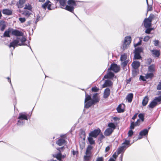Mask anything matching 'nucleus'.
<instances>
[{
	"instance_id": "dca6fc26",
	"label": "nucleus",
	"mask_w": 161,
	"mask_h": 161,
	"mask_svg": "<svg viewBox=\"0 0 161 161\" xmlns=\"http://www.w3.org/2000/svg\"><path fill=\"white\" fill-rule=\"evenodd\" d=\"M110 94V90L109 88L105 89L103 94V97L104 98H107Z\"/></svg>"
},
{
	"instance_id": "37998d69",
	"label": "nucleus",
	"mask_w": 161,
	"mask_h": 161,
	"mask_svg": "<svg viewBox=\"0 0 161 161\" xmlns=\"http://www.w3.org/2000/svg\"><path fill=\"white\" fill-rule=\"evenodd\" d=\"M134 122H131L130 123V130H132V129H133L135 126H136L134 125Z\"/></svg>"
},
{
	"instance_id": "1a4fd4ad",
	"label": "nucleus",
	"mask_w": 161,
	"mask_h": 161,
	"mask_svg": "<svg viewBox=\"0 0 161 161\" xmlns=\"http://www.w3.org/2000/svg\"><path fill=\"white\" fill-rule=\"evenodd\" d=\"M151 21L148 19L146 18L144 19L143 23L144 25L146 28H150L151 25Z\"/></svg>"
},
{
	"instance_id": "a211bd4d",
	"label": "nucleus",
	"mask_w": 161,
	"mask_h": 161,
	"mask_svg": "<svg viewBox=\"0 0 161 161\" xmlns=\"http://www.w3.org/2000/svg\"><path fill=\"white\" fill-rule=\"evenodd\" d=\"M130 141L129 140H125V141L122 143V147L125 149H126L130 145Z\"/></svg>"
},
{
	"instance_id": "052dcab7",
	"label": "nucleus",
	"mask_w": 161,
	"mask_h": 161,
	"mask_svg": "<svg viewBox=\"0 0 161 161\" xmlns=\"http://www.w3.org/2000/svg\"><path fill=\"white\" fill-rule=\"evenodd\" d=\"M141 42H142V40H140V41L137 43L135 45V47H137L138 46H139V45H141Z\"/></svg>"
},
{
	"instance_id": "e433bc0d",
	"label": "nucleus",
	"mask_w": 161,
	"mask_h": 161,
	"mask_svg": "<svg viewBox=\"0 0 161 161\" xmlns=\"http://www.w3.org/2000/svg\"><path fill=\"white\" fill-rule=\"evenodd\" d=\"M22 14L25 16L29 17L31 14V13L29 11H25L23 12Z\"/></svg>"
},
{
	"instance_id": "58836bf2",
	"label": "nucleus",
	"mask_w": 161,
	"mask_h": 161,
	"mask_svg": "<svg viewBox=\"0 0 161 161\" xmlns=\"http://www.w3.org/2000/svg\"><path fill=\"white\" fill-rule=\"evenodd\" d=\"M49 3H51V2L48 0L44 4H43L42 7L44 9H46L47 8V7Z\"/></svg>"
},
{
	"instance_id": "7ed1b4c3",
	"label": "nucleus",
	"mask_w": 161,
	"mask_h": 161,
	"mask_svg": "<svg viewBox=\"0 0 161 161\" xmlns=\"http://www.w3.org/2000/svg\"><path fill=\"white\" fill-rule=\"evenodd\" d=\"M78 2L74 0H69L68 1V5L66 6L65 9L72 13H74V8L77 6Z\"/></svg>"
},
{
	"instance_id": "f704fd0d",
	"label": "nucleus",
	"mask_w": 161,
	"mask_h": 161,
	"mask_svg": "<svg viewBox=\"0 0 161 161\" xmlns=\"http://www.w3.org/2000/svg\"><path fill=\"white\" fill-rule=\"evenodd\" d=\"M127 58L126 55L125 54H123L120 57V60L122 61L123 62L124 61H125L126 59Z\"/></svg>"
},
{
	"instance_id": "f03ea898",
	"label": "nucleus",
	"mask_w": 161,
	"mask_h": 161,
	"mask_svg": "<svg viewBox=\"0 0 161 161\" xmlns=\"http://www.w3.org/2000/svg\"><path fill=\"white\" fill-rule=\"evenodd\" d=\"M99 101V99L97 93L93 94L92 98L90 96L86 94L85 99V107L88 108L92 105L98 103Z\"/></svg>"
},
{
	"instance_id": "aec40b11",
	"label": "nucleus",
	"mask_w": 161,
	"mask_h": 161,
	"mask_svg": "<svg viewBox=\"0 0 161 161\" xmlns=\"http://www.w3.org/2000/svg\"><path fill=\"white\" fill-rule=\"evenodd\" d=\"M113 131V129H111V128H108L105 131L104 135L106 136H108L112 133Z\"/></svg>"
},
{
	"instance_id": "f257e3e1",
	"label": "nucleus",
	"mask_w": 161,
	"mask_h": 161,
	"mask_svg": "<svg viewBox=\"0 0 161 161\" xmlns=\"http://www.w3.org/2000/svg\"><path fill=\"white\" fill-rule=\"evenodd\" d=\"M12 35L20 37H17L16 39H14L11 42L9 46V47H13V50H14L16 47L25 45L24 43L26 41V39L23 36V33L22 32L12 29Z\"/></svg>"
},
{
	"instance_id": "4c0bfd02",
	"label": "nucleus",
	"mask_w": 161,
	"mask_h": 161,
	"mask_svg": "<svg viewBox=\"0 0 161 161\" xmlns=\"http://www.w3.org/2000/svg\"><path fill=\"white\" fill-rule=\"evenodd\" d=\"M125 150L122 146L119 147L118 150V154H119L122 152H124Z\"/></svg>"
},
{
	"instance_id": "cd10ccee",
	"label": "nucleus",
	"mask_w": 161,
	"mask_h": 161,
	"mask_svg": "<svg viewBox=\"0 0 161 161\" xmlns=\"http://www.w3.org/2000/svg\"><path fill=\"white\" fill-rule=\"evenodd\" d=\"M157 105V103L155 102L153 100L149 104V105H148V106L149 107V108H153L155 107Z\"/></svg>"
},
{
	"instance_id": "a878e982",
	"label": "nucleus",
	"mask_w": 161,
	"mask_h": 161,
	"mask_svg": "<svg viewBox=\"0 0 161 161\" xmlns=\"http://www.w3.org/2000/svg\"><path fill=\"white\" fill-rule=\"evenodd\" d=\"M133 96V94L132 93H130L127 95L126 98L128 102L130 103L132 101Z\"/></svg>"
},
{
	"instance_id": "a18cd8bd",
	"label": "nucleus",
	"mask_w": 161,
	"mask_h": 161,
	"mask_svg": "<svg viewBox=\"0 0 161 161\" xmlns=\"http://www.w3.org/2000/svg\"><path fill=\"white\" fill-rule=\"evenodd\" d=\"M128 63V61L127 60L123 61V62L121 63L122 66L123 67H125L127 65Z\"/></svg>"
},
{
	"instance_id": "e2e57ef3",
	"label": "nucleus",
	"mask_w": 161,
	"mask_h": 161,
	"mask_svg": "<svg viewBox=\"0 0 161 161\" xmlns=\"http://www.w3.org/2000/svg\"><path fill=\"white\" fill-rule=\"evenodd\" d=\"M158 44V40H155L154 41V44L155 46H157Z\"/></svg>"
},
{
	"instance_id": "49530a36",
	"label": "nucleus",
	"mask_w": 161,
	"mask_h": 161,
	"mask_svg": "<svg viewBox=\"0 0 161 161\" xmlns=\"http://www.w3.org/2000/svg\"><path fill=\"white\" fill-rule=\"evenodd\" d=\"M147 29L145 31V32L147 34H150L151 32L152 29L150 28H146Z\"/></svg>"
},
{
	"instance_id": "6e6d98bb",
	"label": "nucleus",
	"mask_w": 161,
	"mask_h": 161,
	"mask_svg": "<svg viewBox=\"0 0 161 161\" xmlns=\"http://www.w3.org/2000/svg\"><path fill=\"white\" fill-rule=\"evenodd\" d=\"M154 15L153 14H150L149 17L147 19H148L149 20H150L152 22L153 19L154 18Z\"/></svg>"
},
{
	"instance_id": "9b49d317",
	"label": "nucleus",
	"mask_w": 161,
	"mask_h": 161,
	"mask_svg": "<svg viewBox=\"0 0 161 161\" xmlns=\"http://www.w3.org/2000/svg\"><path fill=\"white\" fill-rule=\"evenodd\" d=\"M11 33L12 34V28H9L7 30L5 31L4 33L3 34V36L4 37H10V33Z\"/></svg>"
},
{
	"instance_id": "6e6552de",
	"label": "nucleus",
	"mask_w": 161,
	"mask_h": 161,
	"mask_svg": "<svg viewBox=\"0 0 161 161\" xmlns=\"http://www.w3.org/2000/svg\"><path fill=\"white\" fill-rule=\"evenodd\" d=\"M18 119H21L25 120H27L28 119V114L25 113H20Z\"/></svg>"
},
{
	"instance_id": "ea45409f",
	"label": "nucleus",
	"mask_w": 161,
	"mask_h": 161,
	"mask_svg": "<svg viewBox=\"0 0 161 161\" xmlns=\"http://www.w3.org/2000/svg\"><path fill=\"white\" fill-rule=\"evenodd\" d=\"M66 0H60L59 2L60 5L63 7L65 6L66 4Z\"/></svg>"
},
{
	"instance_id": "680f3d73",
	"label": "nucleus",
	"mask_w": 161,
	"mask_h": 161,
	"mask_svg": "<svg viewBox=\"0 0 161 161\" xmlns=\"http://www.w3.org/2000/svg\"><path fill=\"white\" fill-rule=\"evenodd\" d=\"M40 18V17L39 15L37 16L36 20L35 21V23L36 24L37 22L39 21V19Z\"/></svg>"
},
{
	"instance_id": "79ce46f5",
	"label": "nucleus",
	"mask_w": 161,
	"mask_h": 161,
	"mask_svg": "<svg viewBox=\"0 0 161 161\" xmlns=\"http://www.w3.org/2000/svg\"><path fill=\"white\" fill-rule=\"evenodd\" d=\"M138 117L139 119L142 120V122L144 120V116L142 114H140L138 115Z\"/></svg>"
},
{
	"instance_id": "ddd939ff",
	"label": "nucleus",
	"mask_w": 161,
	"mask_h": 161,
	"mask_svg": "<svg viewBox=\"0 0 161 161\" xmlns=\"http://www.w3.org/2000/svg\"><path fill=\"white\" fill-rule=\"evenodd\" d=\"M6 24L4 21L0 20V29L1 31H3L6 27Z\"/></svg>"
},
{
	"instance_id": "f3484780",
	"label": "nucleus",
	"mask_w": 161,
	"mask_h": 161,
	"mask_svg": "<svg viewBox=\"0 0 161 161\" xmlns=\"http://www.w3.org/2000/svg\"><path fill=\"white\" fill-rule=\"evenodd\" d=\"M151 51L152 52L153 55V56L156 57H158L160 55V52L159 50L156 49H153L151 50Z\"/></svg>"
},
{
	"instance_id": "4468645a",
	"label": "nucleus",
	"mask_w": 161,
	"mask_h": 161,
	"mask_svg": "<svg viewBox=\"0 0 161 161\" xmlns=\"http://www.w3.org/2000/svg\"><path fill=\"white\" fill-rule=\"evenodd\" d=\"M26 0H19L16 5L18 8H22L24 6V4Z\"/></svg>"
},
{
	"instance_id": "0e129e2a",
	"label": "nucleus",
	"mask_w": 161,
	"mask_h": 161,
	"mask_svg": "<svg viewBox=\"0 0 161 161\" xmlns=\"http://www.w3.org/2000/svg\"><path fill=\"white\" fill-rule=\"evenodd\" d=\"M110 149V147L109 146H107L105 148V152H108Z\"/></svg>"
},
{
	"instance_id": "5701e85b",
	"label": "nucleus",
	"mask_w": 161,
	"mask_h": 161,
	"mask_svg": "<svg viewBox=\"0 0 161 161\" xmlns=\"http://www.w3.org/2000/svg\"><path fill=\"white\" fill-rule=\"evenodd\" d=\"M114 73L112 72L108 71L107 75H105L104 76V77L105 79L112 78L114 76Z\"/></svg>"
},
{
	"instance_id": "72a5a7b5",
	"label": "nucleus",
	"mask_w": 161,
	"mask_h": 161,
	"mask_svg": "<svg viewBox=\"0 0 161 161\" xmlns=\"http://www.w3.org/2000/svg\"><path fill=\"white\" fill-rule=\"evenodd\" d=\"M155 66L153 64H152L148 67V70L150 72H153L154 71Z\"/></svg>"
},
{
	"instance_id": "9d476101",
	"label": "nucleus",
	"mask_w": 161,
	"mask_h": 161,
	"mask_svg": "<svg viewBox=\"0 0 161 161\" xmlns=\"http://www.w3.org/2000/svg\"><path fill=\"white\" fill-rule=\"evenodd\" d=\"M125 106V105L124 104H119L116 108L118 112L119 113L123 112Z\"/></svg>"
},
{
	"instance_id": "c85d7f7f",
	"label": "nucleus",
	"mask_w": 161,
	"mask_h": 161,
	"mask_svg": "<svg viewBox=\"0 0 161 161\" xmlns=\"http://www.w3.org/2000/svg\"><path fill=\"white\" fill-rule=\"evenodd\" d=\"M148 98L147 96H146L142 100V104L143 106H146L148 103Z\"/></svg>"
},
{
	"instance_id": "c03bdc74",
	"label": "nucleus",
	"mask_w": 161,
	"mask_h": 161,
	"mask_svg": "<svg viewBox=\"0 0 161 161\" xmlns=\"http://www.w3.org/2000/svg\"><path fill=\"white\" fill-rule=\"evenodd\" d=\"M142 51V49L141 47H138L136 49L135 52L140 53Z\"/></svg>"
},
{
	"instance_id": "69168bd1",
	"label": "nucleus",
	"mask_w": 161,
	"mask_h": 161,
	"mask_svg": "<svg viewBox=\"0 0 161 161\" xmlns=\"http://www.w3.org/2000/svg\"><path fill=\"white\" fill-rule=\"evenodd\" d=\"M117 156L116 155V153H114L113 155V157L114 158L116 159Z\"/></svg>"
},
{
	"instance_id": "412c9836",
	"label": "nucleus",
	"mask_w": 161,
	"mask_h": 161,
	"mask_svg": "<svg viewBox=\"0 0 161 161\" xmlns=\"http://www.w3.org/2000/svg\"><path fill=\"white\" fill-rule=\"evenodd\" d=\"M3 14L6 15H9L12 14V11L8 9H4L2 10Z\"/></svg>"
},
{
	"instance_id": "774afa93",
	"label": "nucleus",
	"mask_w": 161,
	"mask_h": 161,
	"mask_svg": "<svg viewBox=\"0 0 161 161\" xmlns=\"http://www.w3.org/2000/svg\"><path fill=\"white\" fill-rule=\"evenodd\" d=\"M137 114H135L134 116L132 117V119L134 120L137 117Z\"/></svg>"
},
{
	"instance_id": "de8ad7c7",
	"label": "nucleus",
	"mask_w": 161,
	"mask_h": 161,
	"mask_svg": "<svg viewBox=\"0 0 161 161\" xmlns=\"http://www.w3.org/2000/svg\"><path fill=\"white\" fill-rule=\"evenodd\" d=\"M92 92H97L99 90V89L97 87L95 86L92 87Z\"/></svg>"
},
{
	"instance_id": "2eb2a0df",
	"label": "nucleus",
	"mask_w": 161,
	"mask_h": 161,
	"mask_svg": "<svg viewBox=\"0 0 161 161\" xmlns=\"http://www.w3.org/2000/svg\"><path fill=\"white\" fill-rule=\"evenodd\" d=\"M140 63L138 61H134L132 64V66L135 69H137L140 65Z\"/></svg>"
},
{
	"instance_id": "2f4dec72",
	"label": "nucleus",
	"mask_w": 161,
	"mask_h": 161,
	"mask_svg": "<svg viewBox=\"0 0 161 161\" xmlns=\"http://www.w3.org/2000/svg\"><path fill=\"white\" fill-rule=\"evenodd\" d=\"M134 58L135 59H139L141 58V57L139 53L135 52L134 55Z\"/></svg>"
},
{
	"instance_id": "c9c22d12",
	"label": "nucleus",
	"mask_w": 161,
	"mask_h": 161,
	"mask_svg": "<svg viewBox=\"0 0 161 161\" xmlns=\"http://www.w3.org/2000/svg\"><path fill=\"white\" fill-rule=\"evenodd\" d=\"M24 9L31 11L32 9V7L30 4H26L25 5Z\"/></svg>"
},
{
	"instance_id": "4d7b16f0",
	"label": "nucleus",
	"mask_w": 161,
	"mask_h": 161,
	"mask_svg": "<svg viewBox=\"0 0 161 161\" xmlns=\"http://www.w3.org/2000/svg\"><path fill=\"white\" fill-rule=\"evenodd\" d=\"M157 89L158 90H161V82H159L157 87Z\"/></svg>"
},
{
	"instance_id": "338daca9",
	"label": "nucleus",
	"mask_w": 161,
	"mask_h": 161,
	"mask_svg": "<svg viewBox=\"0 0 161 161\" xmlns=\"http://www.w3.org/2000/svg\"><path fill=\"white\" fill-rule=\"evenodd\" d=\"M51 4L50 3H49L47 6V8L49 10H51L52 9L51 8Z\"/></svg>"
},
{
	"instance_id": "39448f33",
	"label": "nucleus",
	"mask_w": 161,
	"mask_h": 161,
	"mask_svg": "<svg viewBox=\"0 0 161 161\" xmlns=\"http://www.w3.org/2000/svg\"><path fill=\"white\" fill-rule=\"evenodd\" d=\"M131 38L130 36H127L125 38L122 47L123 50H125L129 47L131 42Z\"/></svg>"
},
{
	"instance_id": "8fccbe9b",
	"label": "nucleus",
	"mask_w": 161,
	"mask_h": 161,
	"mask_svg": "<svg viewBox=\"0 0 161 161\" xmlns=\"http://www.w3.org/2000/svg\"><path fill=\"white\" fill-rule=\"evenodd\" d=\"M105 137L102 134L100 135V136L98 138V140L101 141Z\"/></svg>"
},
{
	"instance_id": "423d86ee",
	"label": "nucleus",
	"mask_w": 161,
	"mask_h": 161,
	"mask_svg": "<svg viewBox=\"0 0 161 161\" xmlns=\"http://www.w3.org/2000/svg\"><path fill=\"white\" fill-rule=\"evenodd\" d=\"M101 132V130L99 128L94 130L91 131L89 134V136L94 138H96Z\"/></svg>"
},
{
	"instance_id": "4be33fe9",
	"label": "nucleus",
	"mask_w": 161,
	"mask_h": 161,
	"mask_svg": "<svg viewBox=\"0 0 161 161\" xmlns=\"http://www.w3.org/2000/svg\"><path fill=\"white\" fill-rule=\"evenodd\" d=\"M81 134L83 135V142H81V143H80V147L82 149H83L84 147H85V132L84 131H82L81 132Z\"/></svg>"
},
{
	"instance_id": "0eeeda50",
	"label": "nucleus",
	"mask_w": 161,
	"mask_h": 161,
	"mask_svg": "<svg viewBox=\"0 0 161 161\" xmlns=\"http://www.w3.org/2000/svg\"><path fill=\"white\" fill-rule=\"evenodd\" d=\"M109 70H113L116 73L119 71V69L116 64H111L110 67L108 69V71Z\"/></svg>"
},
{
	"instance_id": "a19ab883",
	"label": "nucleus",
	"mask_w": 161,
	"mask_h": 161,
	"mask_svg": "<svg viewBox=\"0 0 161 161\" xmlns=\"http://www.w3.org/2000/svg\"><path fill=\"white\" fill-rule=\"evenodd\" d=\"M153 76V74L152 73H148L146 75V79H148L149 78H151Z\"/></svg>"
},
{
	"instance_id": "3c124183",
	"label": "nucleus",
	"mask_w": 161,
	"mask_h": 161,
	"mask_svg": "<svg viewBox=\"0 0 161 161\" xmlns=\"http://www.w3.org/2000/svg\"><path fill=\"white\" fill-rule=\"evenodd\" d=\"M19 19L21 23H23L25 21V18H19Z\"/></svg>"
},
{
	"instance_id": "864d4df0",
	"label": "nucleus",
	"mask_w": 161,
	"mask_h": 161,
	"mask_svg": "<svg viewBox=\"0 0 161 161\" xmlns=\"http://www.w3.org/2000/svg\"><path fill=\"white\" fill-rule=\"evenodd\" d=\"M149 39H150L149 36H145L144 37V39H143V41L145 42H147L149 40Z\"/></svg>"
},
{
	"instance_id": "b1692460",
	"label": "nucleus",
	"mask_w": 161,
	"mask_h": 161,
	"mask_svg": "<svg viewBox=\"0 0 161 161\" xmlns=\"http://www.w3.org/2000/svg\"><path fill=\"white\" fill-rule=\"evenodd\" d=\"M53 156L54 158H56L59 161H62V154L60 152H59L57 154H53Z\"/></svg>"
},
{
	"instance_id": "7c9ffc66",
	"label": "nucleus",
	"mask_w": 161,
	"mask_h": 161,
	"mask_svg": "<svg viewBox=\"0 0 161 161\" xmlns=\"http://www.w3.org/2000/svg\"><path fill=\"white\" fill-rule=\"evenodd\" d=\"M92 137L91 136H89L88 138V141L91 145L94 144H95V141L93 140L92 138Z\"/></svg>"
},
{
	"instance_id": "bb28decb",
	"label": "nucleus",
	"mask_w": 161,
	"mask_h": 161,
	"mask_svg": "<svg viewBox=\"0 0 161 161\" xmlns=\"http://www.w3.org/2000/svg\"><path fill=\"white\" fill-rule=\"evenodd\" d=\"M19 120L18 121L17 124L19 126H22L24 125L25 122V120L21 119H18Z\"/></svg>"
},
{
	"instance_id": "13d9d810",
	"label": "nucleus",
	"mask_w": 161,
	"mask_h": 161,
	"mask_svg": "<svg viewBox=\"0 0 161 161\" xmlns=\"http://www.w3.org/2000/svg\"><path fill=\"white\" fill-rule=\"evenodd\" d=\"M140 79L143 81H146V78L142 75H140Z\"/></svg>"
},
{
	"instance_id": "5fc2aeb1",
	"label": "nucleus",
	"mask_w": 161,
	"mask_h": 161,
	"mask_svg": "<svg viewBox=\"0 0 161 161\" xmlns=\"http://www.w3.org/2000/svg\"><path fill=\"white\" fill-rule=\"evenodd\" d=\"M147 11H151L152 10V7L151 5H149L148 4H147Z\"/></svg>"
},
{
	"instance_id": "20e7f679",
	"label": "nucleus",
	"mask_w": 161,
	"mask_h": 161,
	"mask_svg": "<svg viewBox=\"0 0 161 161\" xmlns=\"http://www.w3.org/2000/svg\"><path fill=\"white\" fill-rule=\"evenodd\" d=\"M93 147L91 145H88L86 148V155L84 156V158L85 161H88L91 157V150L92 149Z\"/></svg>"
},
{
	"instance_id": "603ef678",
	"label": "nucleus",
	"mask_w": 161,
	"mask_h": 161,
	"mask_svg": "<svg viewBox=\"0 0 161 161\" xmlns=\"http://www.w3.org/2000/svg\"><path fill=\"white\" fill-rule=\"evenodd\" d=\"M140 119H138L136 122H134V125H135V126H137L139 125L140 124Z\"/></svg>"
},
{
	"instance_id": "f8f14e48",
	"label": "nucleus",
	"mask_w": 161,
	"mask_h": 161,
	"mask_svg": "<svg viewBox=\"0 0 161 161\" xmlns=\"http://www.w3.org/2000/svg\"><path fill=\"white\" fill-rule=\"evenodd\" d=\"M150 129V127H149L148 129H146L142 130L140 132L139 135L142 136H147Z\"/></svg>"
},
{
	"instance_id": "393cba45",
	"label": "nucleus",
	"mask_w": 161,
	"mask_h": 161,
	"mask_svg": "<svg viewBox=\"0 0 161 161\" xmlns=\"http://www.w3.org/2000/svg\"><path fill=\"white\" fill-rule=\"evenodd\" d=\"M65 142V140L63 139H60L56 142V144L59 146L63 145Z\"/></svg>"
},
{
	"instance_id": "6ab92c4d",
	"label": "nucleus",
	"mask_w": 161,
	"mask_h": 161,
	"mask_svg": "<svg viewBox=\"0 0 161 161\" xmlns=\"http://www.w3.org/2000/svg\"><path fill=\"white\" fill-rule=\"evenodd\" d=\"M113 83L109 80H107L105 81V83L103 85V87H105L108 86H110L112 85Z\"/></svg>"
},
{
	"instance_id": "09e8293b",
	"label": "nucleus",
	"mask_w": 161,
	"mask_h": 161,
	"mask_svg": "<svg viewBox=\"0 0 161 161\" xmlns=\"http://www.w3.org/2000/svg\"><path fill=\"white\" fill-rule=\"evenodd\" d=\"M128 136H131L133 134V132L131 130H130L128 132Z\"/></svg>"
},
{
	"instance_id": "c756f323",
	"label": "nucleus",
	"mask_w": 161,
	"mask_h": 161,
	"mask_svg": "<svg viewBox=\"0 0 161 161\" xmlns=\"http://www.w3.org/2000/svg\"><path fill=\"white\" fill-rule=\"evenodd\" d=\"M108 126L109 127L108 128H111V129H113V131L115 129L116 126L113 123H109L108 124Z\"/></svg>"
},
{
	"instance_id": "bf43d9fd",
	"label": "nucleus",
	"mask_w": 161,
	"mask_h": 161,
	"mask_svg": "<svg viewBox=\"0 0 161 161\" xmlns=\"http://www.w3.org/2000/svg\"><path fill=\"white\" fill-rule=\"evenodd\" d=\"M104 159L103 157H100L97 158L96 161H103Z\"/></svg>"
},
{
	"instance_id": "473e14b6",
	"label": "nucleus",
	"mask_w": 161,
	"mask_h": 161,
	"mask_svg": "<svg viewBox=\"0 0 161 161\" xmlns=\"http://www.w3.org/2000/svg\"><path fill=\"white\" fill-rule=\"evenodd\" d=\"M153 100L158 104V103L160 102L161 101V96L158 97H156Z\"/></svg>"
}]
</instances>
